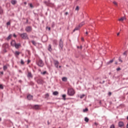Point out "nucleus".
I'll list each match as a JSON object with an SVG mask.
<instances>
[{"label": "nucleus", "mask_w": 128, "mask_h": 128, "mask_svg": "<svg viewBox=\"0 0 128 128\" xmlns=\"http://www.w3.org/2000/svg\"><path fill=\"white\" fill-rule=\"evenodd\" d=\"M78 48H80V46H78Z\"/></svg>", "instance_id": "e2e57ef3"}, {"label": "nucleus", "mask_w": 128, "mask_h": 128, "mask_svg": "<svg viewBox=\"0 0 128 128\" xmlns=\"http://www.w3.org/2000/svg\"><path fill=\"white\" fill-rule=\"evenodd\" d=\"M113 4H114L115 6H118V2H116L114 1V2H113Z\"/></svg>", "instance_id": "2f4dec72"}, {"label": "nucleus", "mask_w": 128, "mask_h": 128, "mask_svg": "<svg viewBox=\"0 0 128 128\" xmlns=\"http://www.w3.org/2000/svg\"><path fill=\"white\" fill-rule=\"evenodd\" d=\"M116 70H118H118H120V68H118L117 69H116Z\"/></svg>", "instance_id": "a18cd8bd"}, {"label": "nucleus", "mask_w": 128, "mask_h": 128, "mask_svg": "<svg viewBox=\"0 0 128 128\" xmlns=\"http://www.w3.org/2000/svg\"><path fill=\"white\" fill-rule=\"evenodd\" d=\"M30 8H34V6H32V4H30Z\"/></svg>", "instance_id": "58836bf2"}, {"label": "nucleus", "mask_w": 128, "mask_h": 128, "mask_svg": "<svg viewBox=\"0 0 128 128\" xmlns=\"http://www.w3.org/2000/svg\"><path fill=\"white\" fill-rule=\"evenodd\" d=\"M82 48V46H81L80 47V48Z\"/></svg>", "instance_id": "0e129e2a"}, {"label": "nucleus", "mask_w": 128, "mask_h": 128, "mask_svg": "<svg viewBox=\"0 0 128 128\" xmlns=\"http://www.w3.org/2000/svg\"><path fill=\"white\" fill-rule=\"evenodd\" d=\"M12 4H16V0H12V2H11Z\"/></svg>", "instance_id": "f3484780"}, {"label": "nucleus", "mask_w": 128, "mask_h": 128, "mask_svg": "<svg viewBox=\"0 0 128 128\" xmlns=\"http://www.w3.org/2000/svg\"><path fill=\"white\" fill-rule=\"evenodd\" d=\"M3 48H8V44H4Z\"/></svg>", "instance_id": "2eb2a0df"}, {"label": "nucleus", "mask_w": 128, "mask_h": 128, "mask_svg": "<svg viewBox=\"0 0 128 128\" xmlns=\"http://www.w3.org/2000/svg\"><path fill=\"white\" fill-rule=\"evenodd\" d=\"M7 26H10V22H8L6 23Z\"/></svg>", "instance_id": "e433bc0d"}, {"label": "nucleus", "mask_w": 128, "mask_h": 128, "mask_svg": "<svg viewBox=\"0 0 128 128\" xmlns=\"http://www.w3.org/2000/svg\"><path fill=\"white\" fill-rule=\"evenodd\" d=\"M60 46L62 50V48H64V45L62 44V40H60Z\"/></svg>", "instance_id": "0eeeda50"}, {"label": "nucleus", "mask_w": 128, "mask_h": 128, "mask_svg": "<svg viewBox=\"0 0 128 128\" xmlns=\"http://www.w3.org/2000/svg\"><path fill=\"white\" fill-rule=\"evenodd\" d=\"M116 64H118V62H116Z\"/></svg>", "instance_id": "13d9d810"}, {"label": "nucleus", "mask_w": 128, "mask_h": 128, "mask_svg": "<svg viewBox=\"0 0 128 128\" xmlns=\"http://www.w3.org/2000/svg\"><path fill=\"white\" fill-rule=\"evenodd\" d=\"M54 62L56 68H58V64H60V62L58 60H54Z\"/></svg>", "instance_id": "423d86ee"}, {"label": "nucleus", "mask_w": 128, "mask_h": 128, "mask_svg": "<svg viewBox=\"0 0 128 128\" xmlns=\"http://www.w3.org/2000/svg\"><path fill=\"white\" fill-rule=\"evenodd\" d=\"M37 82H38V84H42L44 82V81L42 79H38L37 80Z\"/></svg>", "instance_id": "1a4fd4ad"}, {"label": "nucleus", "mask_w": 128, "mask_h": 128, "mask_svg": "<svg viewBox=\"0 0 128 128\" xmlns=\"http://www.w3.org/2000/svg\"><path fill=\"white\" fill-rule=\"evenodd\" d=\"M48 30H50V28H48Z\"/></svg>", "instance_id": "4d7b16f0"}, {"label": "nucleus", "mask_w": 128, "mask_h": 128, "mask_svg": "<svg viewBox=\"0 0 128 128\" xmlns=\"http://www.w3.org/2000/svg\"><path fill=\"white\" fill-rule=\"evenodd\" d=\"M62 82H66V80H68V78L66 77H64L62 78Z\"/></svg>", "instance_id": "dca6fc26"}, {"label": "nucleus", "mask_w": 128, "mask_h": 128, "mask_svg": "<svg viewBox=\"0 0 128 128\" xmlns=\"http://www.w3.org/2000/svg\"><path fill=\"white\" fill-rule=\"evenodd\" d=\"M0 88H1V90H4V86H2V84H0Z\"/></svg>", "instance_id": "f704fd0d"}, {"label": "nucleus", "mask_w": 128, "mask_h": 128, "mask_svg": "<svg viewBox=\"0 0 128 128\" xmlns=\"http://www.w3.org/2000/svg\"><path fill=\"white\" fill-rule=\"evenodd\" d=\"M32 42L34 46H36L37 44L36 42L34 40H32Z\"/></svg>", "instance_id": "a211bd4d"}, {"label": "nucleus", "mask_w": 128, "mask_h": 128, "mask_svg": "<svg viewBox=\"0 0 128 128\" xmlns=\"http://www.w3.org/2000/svg\"><path fill=\"white\" fill-rule=\"evenodd\" d=\"M118 126L120 128H122V126H124V122H119Z\"/></svg>", "instance_id": "9b49d317"}, {"label": "nucleus", "mask_w": 128, "mask_h": 128, "mask_svg": "<svg viewBox=\"0 0 128 128\" xmlns=\"http://www.w3.org/2000/svg\"><path fill=\"white\" fill-rule=\"evenodd\" d=\"M53 42L55 44H56V42H58V40H54Z\"/></svg>", "instance_id": "72a5a7b5"}, {"label": "nucleus", "mask_w": 128, "mask_h": 128, "mask_svg": "<svg viewBox=\"0 0 128 128\" xmlns=\"http://www.w3.org/2000/svg\"><path fill=\"white\" fill-rule=\"evenodd\" d=\"M44 4H48V3L46 2H44Z\"/></svg>", "instance_id": "8fccbe9b"}, {"label": "nucleus", "mask_w": 128, "mask_h": 128, "mask_svg": "<svg viewBox=\"0 0 128 128\" xmlns=\"http://www.w3.org/2000/svg\"><path fill=\"white\" fill-rule=\"evenodd\" d=\"M0 74H4V72H1Z\"/></svg>", "instance_id": "3c124183"}, {"label": "nucleus", "mask_w": 128, "mask_h": 128, "mask_svg": "<svg viewBox=\"0 0 128 128\" xmlns=\"http://www.w3.org/2000/svg\"><path fill=\"white\" fill-rule=\"evenodd\" d=\"M20 64H24V60H22V59L20 60Z\"/></svg>", "instance_id": "bb28decb"}, {"label": "nucleus", "mask_w": 128, "mask_h": 128, "mask_svg": "<svg viewBox=\"0 0 128 128\" xmlns=\"http://www.w3.org/2000/svg\"><path fill=\"white\" fill-rule=\"evenodd\" d=\"M20 52L18 51H16L14 52V54H15V56H16V58H18V56H20Z\"/></svg>", "instance_id": "9d476101"}, {"label": "nucleus", "mask_w": 128, "mask_h": 128, "mask_svg": "<svg viewBox=\"0 0 128 128\" xmlns=\"http://www.w3.org/2000/svg\"><path fill=\"white\" fill-rule=\"evenodd\" d=\"M110 128H115V127H114V124H112V125L110 126Z\"/></svg>", "instance_id": "4c0bfd02"}, {"label": "nucleus", "mask_w": 128, "mask_h": 128, "mask_svg": "<svg viewBox=\"0 0 128 128\" xmlns=\"http://www.w3.org/2000/svg\"><path fill=\"white\" fill-rule=\"evenodd\" d=\"M4 10H2V7H0V14H2Z\"/></svg>", "instance_id": "c85d7f7f"}, {"label": "nucleus", "mask_w": 128, "mask_h": 128, "mask_svg": "<svg viewBox=\"0 0 128 128\" xmlns=\"http://www.w3.org/2000/svg\"><path fill=\"white\" fill-rule=\"evenodd\" d=\"M126 128H128V124L126 125Z\"/></svg>", "instance_id": "6e6d98bb"}, {"label": "nucleus", "mask_w": 128, "mask_h": 128, "mask_svg": "<svg viewBox=\"0 0 128 128\" xmlns=\"http://www.w3.org/2000/svg\"><path fill=\"white\" fill-rule=\"evenodd\" d=\"M108 96H112V93H111V92H109L108 93Z\"/></svg>", "instance_id": "ea45409f"}, {"label": "nucleus", "mask_w": 128, "mask_h": 128, "mask_svg": "<svg viewBox=\"0 0 128 128\" xmlns=\"http://www.w3.org/2000/svg\"><path fill=\"white\" fill-rule=\"evenodd\" d=\"M37 64L38 66H40V68H42V66H44V64L42 60H40L38 62Z\"/></svg>", "instance_id": "7ed1b4c3"}, {"label": "nucleus", "mask_w": 128, "mask_h": 128, "mask_svg": "<svg viewBox=\"0 0 128 128\" xmlns=\"http://www.w3.org/2000/svg\"><path fill=\"white\" fill-rule=\"evenodd\" d=\"M19 34L24 40H28V36L26 33L20 34Z\"/></svg>", "instance_id": "f03ea898"}, {"label": "nucleus", "mask_w": 128, "mask_h": 128, "mask_svg": "<svg viewBox=\"0 0 128 128\" xmlns=\"http://www.w3.org/2000/svg\"><path fill=\"white\" fill-rule=\"evenodd\" d=\"M3 70H8V66H4L3 67Z\"/></svg>", "instance_id": "aec40b11"}, {"label": "nucleus", "mask_w": 128, "mask_h": 128, "mask_svg": "<svg viewBox=\"0 0 128 128\" xmlns=\"http://www.w3.org/2000/svg\"><path fill=\"white\" fill-rule=\"evenodd\" d=\"M80 10V8L78 6H77L76 8V10Z\"/></svg>", "instance_id": "c9c22d12"}, {"label": "nucleus", "mask_w": 128, "mask_h": 128, "mask_svg": "<svg viewBox=\"0 0 128 128\" xmlns=\"http://www.w3.org/2000/svg\"><path fill=\"white\" fill-rule=\"evenodd\" d=\"M68 12H66L65 13V15H66V16H68Z\"/></svg>", "instance_id": "49530a36"}, {"label": "nucleus", "mask_w": 128, "mask_h": 128, "mask_svg": "<svg viewBox=\"0 0 128 128\" xmlns=\"http://www.w3.org/2000/svg\"><path fill=\"white\" fill-rule=\"evenodd\" d=\"M59 68H62V66H59Z\"/></svg>", "instance_id": "bf43d9fd"}, {"label": "nucleus", "mask_w": 128, "mask_h": 128, "mask_svg": "<svg viewBox=\"0 0 128 128\" xmlns=\"http://www.w3.org/2000/svg\"><path fill=\"white\" fill-rule=\"evenodd\" d=\"M30 60H28V64H30Z\"/></svg>", "instance_id": "c03bdc74"}, {"label": "nucleus", "mask_w": 128, "mask_h": 128, "mask_svg": "<svg viewBox=\"0 0 128 128\" xmlns=\"http://www.w3.org/2000/svg\"><path fill=\"white\" fill-rule=\"evenodd\" d=\"M49 96L50 95L48 94H46V98H48Z\"/></svg>", "instance_id": "79ce46f5"}, {"label": "nucleus", "mask_w": 128, "mask_h": 128, "mask_svg": "<svg viewBox=\"0 0 128 128\" xmlns=\"http://www.w3.org/2000/svg\"><path fill=\"white\" fill-rule=\"evenodd\" d=\"M82 40H84V38H82Z\"/></svg>", "instance_id": "5fc2aeb1"}, {"label": "nucleus", "mask_w": 128, "mask_h": 128, "mask_svg": "<svg viewBox=\"0 0 128 128\" xmlns=\"http://www.w3.org/2000/svg\"><path fill=\"white\" fill-rule=\"evenodd\" d=\"M62 96L64 100H66V94H63V95Z\"/></svg>", "instance_id": "7c9ffc66"}, {"label": "nucleus", "mask_w": 128, "mask_h": 128, "mask_svg": "<svg viewBox=\"0 0 128 128\" xmlns=\"http://www.w3.org/2000/svg\"><path fill=\"white\" fill-rule=\"evenodd\" d=\"M2 120V118H0V122Z\"/></svg>", "instance_id": "052dcab7"}, {"label": "nucleus", "mask_w": 128, "mask_h": 128, "mask_svg": "<svg viewBox=\"0 0 128 128\" xmlns=\"http://www.w3.org/2000/svg\"><path fill=\"white\" fill-rule=\"evenodd\" d=\"M27 98H28V100H32V96L29 94L27 96Z\"/></svg>", "instance_id": "f8f14e48"}, {"label": "nucleus", "mask_w": 128, "mask_h": 128, "mask_svg": "<svg viewBox=\"0 0 128 128\" xmlns=\"http://www.w3.org/2000/svg\"><path fill=\"white\" fill-rule=\"evenodd\" d=\"M88 108H86L85 109L83 110L84 112H88Z\"/></svg>", "instance_id": "b1692460"}, {"label": "nucleus", "mask_w": 128, "mask_h": 128, "mask_svg": "<svg viewBox=\"0 0 128 128\" xmlns=\"http://www.w3.org/2000/svg\"><path fill=\"white\" fill-rule=\"evenodd\" d=\"M80 26H78L76 27L74 30H73L74 32L75 30H80Z\"/></svg>", "instance_id": "4468645a"}, {"label": "nucleus", "mask_w": 128, "mask_h": 128, "mask_svg": "<svg viewBox=\"0 0 128 128\" xmlns=\"http://www.w3.org/2000/svg\"><path fill=\"white\" fill-rule=\"evenodd\" d=\"M84 25V22H82L79 24V26H80V28H82V26Z\"/></svg>", "instance_id": "412c9836"}, {"label": "nucleus", "mask_w": 128, "mask_h": 128, "mask_svg": "<svg viewBox=\"0 0 128 128\" xmlns=\"http://www.w3.org/2000/svg\"><path fill=\"white\" fill-rule=\"evenodd\" d=\"M125 18H124V17H122V18H119V19L118 20L119 22H124V20Z\"/></svg>", "instance_id": "ddd939ff"}, {"label": "nucleus", "mask_w": 128, "mask_h": 128, "mask_svg": "<svg viewBox=\"0 0 128 128\" xmlns=\"http://www.w3.org/2000/svg\"><path fill=\"white\" fill-rule=\"evenodd\" d=\"M48 50H50V52H52V45L49 44L48 46Z\"/></svg>", "instance_id": "4be33fe9"}, {"label": "nucleus", "mask_w": 128, "mask_h": 128, "mask_svg": "<svg viewBox=\"0 0 128 128\" xmlns=\"http://www.w3.org/2000/svg\"><path fill=\"white\" fill-rule=\"evenodd\" d=\"M84 120H85V122H88V120H90L88 119V118L86 117L84 118Z\"/></svg>", "instance_id": "5701e85b"}, {"label": "nucleus", "mask_w": 128, "mask_h": 128, "mask_svg": "<svg viewBox=\"0 0 128 128\" xmlns=\"http://www.w3.org/2000/svg\"><path fill=\"white\" fill-rule=\"evenodd\" d=\"M28 78H32V72H28Z\"/></svg>", "instance_id": "6e6552de"}, {"label": "nucleus", "mask_w": 128, "mask_h": 128, "mask_svg": "<svg viewBox=\"0 0 128 128\" xmlns=\"http://www.w3.org/2000/svg\"><path fill=\"white\" fill-rule=\"evenodd\" d=\"M84 96H86V95H84V94L82 95H80V98H84Z\"/></svg>", "instance_id": "393cba45"}, {"label": "nucleus", "mask_w": 128, "mask_h": 128, "mask_svg": "<svg viewBox=\"0 0 128 128\" xmlns=\"http://www.w3.org/2000/svg\"><path fill=\"white\" fill-rule=\"evenodd\" d=\"M119 62H122V60L120 58H119Z\"/></svg>", "instance_id": "a19ab883"}, {"label": "nucleus", "mask_w": 128, "mask_h": 128, "mask_svg": "<svg viewBox=\"0 0 128 128\" xmlns=\"http://www.w3.org/2000/svg\"><path fill=\"white\" fill-rule=\"evenodd\" d=\"M54 96H58V92L55 91L53 92Z\"/></svg>", "instance_id": "6ab92c4d"}, {"label": "nucleus", "mask_w": 128, "mask_h": 128, "mask_svg": "<svg viewBox=\"0 0 128 128\" xmlns=\"http://www.w3.org/2000/svg\"><path fill=\"white\" fill-rule=\"evenodd\" d=\"M86 34H88V32H86Z\"/></svg>", "instance_id": "864d4df0"}, {"label": "nucleus", "mask_w": 128, "mask_h": 128, "mask_svg": "<svg viewBox=\"0 0 128 128\" xmlns=\"http://www.w3.org/2000/svg\"><path fill=\"white\" fill-rule=\"evenodd\" d=\"M76 92H74V90L72 88H70L68 89V96H74Z\"/></svg>", "instance_id": "f257e3e1"}, {"label": "nucleus", "mask_w": 128, "mask_h": 128, "mask_svg": "<svg viewBox=\"0 0 128 128\" xmlns=\"http://www.w3.org/2000/svg\"><path fill=\"white\" fill-rule=\"evenodd\" d=\"M124 56H126V52H124L123 53Z\"/></svg>", "instance_id": "37998d69"}, {"label": "nucleus", "mask_w": 128, "mask_h": 128, "mask_svg": "<svg viewBox=\"0 0 128 128\" xmlns=\"http://www.w3.org/2000/svg\"><path fill=\"white\" fill-rule=\"evenodd\" d=\"M94 124L95 126H98V123H96V122H95L94 123Z\"/></svg>", "instance_id": "de8ad7c7"}, {"label": "nucleus", "mask_w": 128, "mask_h": 128, "mask_svg": "<svg viewBox=\"0 0 128 128\" xmlns=\"http://www.w3.org/2000/svg\"><path fill=\"white\" fill-rule=\"evenodd\" d=\"M46 74V71H44V72H41V74H43L44 76V74Z\"/></svg>", "instance_id": "c756f323"}, {"label": "nucleus", "mask_w": 128, "mask_h": 128, "mask_svg": "<svg viewBox=\"0 0 128 128\" xmlns=\"http://www.w3.org/2000/svg\"><path fill=\"white\" fill-rule=\"evenodd\" d=\"M25 30L26 32H32V27L31 26H27Z\"/></svg>", "instance_id": "39448f33"}, {"label": "nucleus", "mask_w": 128, "mask_h": 128, "mask_svg": "<svg viewBox=\"0 0 128 128\" xmlns=\"http://www.w3.org/2000/svg\"><path fill=\"white\" fill-rule=\"evenodd\" d=\"M21 30H22V29H21Z\"/></svg>", "instance_id": "69168bd1"}, {"label": "nucleus", "mask_w": 128, "mask_h": 128, "mask_svg": "<svg viewBox=\"0 0 128 128\" xmlns=\"http://www.w3.org/2000/svg\"><path fill=\"white\" fill-rule=\"evenodd\" d=\"M14 38H16V34H14Z\"/></svg>", "instance_id": "09e8293b"}, {"label": "nucleus", "mask_w": 128, "mask_h": 128, "mask_svg": "<svg viewBox=\"0 0 128 128\" xmlns=\"http://www.w3.org/2000/svg\"><path fill=\"white\" fill-rule=\"evenodd\" d=\"M24 4H26V2H24Z\"/></svg>", "instance_id": "680f3d73"}, {"label": "nucleus", "mask_w": 128, "mask_h": 128, "mask_svg": "<svg viewBox=\"0 0 128 128\" xmlns=\"http://www.w3.org/2000/svg\"><path fill=\"white\" fill-rule=\"evenodd\" d=\"M117 36H120V32L117 34Z\"/></svg>", "instance_id": "603ef678"}, {"label": "nucleus", "mask_w": 128, "mask_h": 128, "mask_svg": "<svg viewBox=\"0 0 128 128\" xmlns=\"http://www.w3.org/2000/svg\"><path fill=\"white\" fill-rule=\"evenodd\" d=\"M114 62V60H110L108 63V64H112V62Z\"/></svg>", "instance_id": "473e14b6"}, {"label": "nucleus", "mask_w": 128, "mask_h": 128, "mask_svg": "<svg viewBox=\"0 0 128 128\" xmlns=\"http://www.w3.org/2000/svg\"><path fill=\"white\" fill-rule=\"evenodd\" d=\"M40 108V106H38L36 105L34 106V108H36V110H38V108Z\"/></svg>", "instance_id": "cd10ccee"}, {"label": "nucleus", "mask_w": 128, "mask_h": 128, "mask_svg": "<svg viewBox=\"0 0 128 128\" xmlns=\"http://www.w3.org/2000/svg\"><path fill=\"white\" fill-rule=\"evenodd\" d=\"M12 38V34H10L7 38V40H10Z\"/></svg>", "instance_id": "a878e982"}, {"label": "nucleus", "mask_w": 128, "mask_h": 128, "mask_svg": "<svg viewBox=\"0 0 128 128\" xmlns=\"http://www.w3.org/2000/svg\"><path fill=\"white\" fill-rule=\"evenodd\" d=\"M14 44V46L16 48H20V44H16V42L14 41H12L11 42V44Z\"/></svg>", "instance_id": "20e7f679"}]
</instances>
